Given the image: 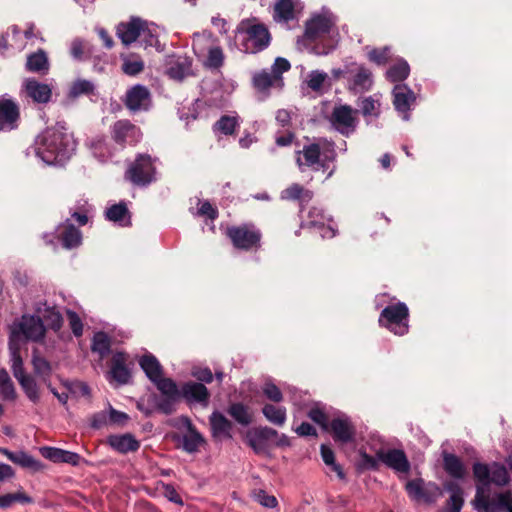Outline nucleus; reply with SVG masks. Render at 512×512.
I'll use <instances>...</instances> for the list:
<instances>
[{
	"label": "nucleus",
	"instance_id": "obj_50",
	"mask_svg": "<svg viewBox=\"0 0 512 512\" xmlns=\"http://www.w3.org/2000/svg\"><path fill=\"white\" fill-rule=\"evenodd\" d=\"M153 383L156 385L157 389L166 397L177 398L180 394L176 383L170 378L163 377V375Z\"/></svg>",
	"mask_w": 512,
	"mask_h": 512
},
{
	"label": "nucleus",
	"instance_id": "obj_47",
	"mask_svg": "<svg viewBox=\"0 0 512 512\" xmlns=\"http://www.w3.org/2000/svg\"><path fill=\"white\" fill-rule=\"evenodd\" d=\"M409 73L408 63L405 60H400L387 70L386 75L391 82H401L409 76Z\"/></svg>",
	"mask_w": 512,
	"mask_h": 512
},
{
	"label": "nucleus",
	"instance_id": "obj_21",
	"mask_svg": "<svg viewBox=\"0 0 512 512\" xmlns=\"http://www.w3.org/2000/svg\"><path fill=\"white\" fill-rule=\"evenodd\" d=\"M23 88L26 95L36 103L45 104L48 103L51 99V87L48 84L39 82L34 78L26 79L23 83Z\"/></svg>",
	"mask_w": 512,
	"mask_h": 512
},
{
	"label": "nucleus",
	"instance_id": "obj_8",
	"mask_svg": "<svg viewBox=\"0 0 512 512\" xmlns=\"http://www.w3.org/2000/svg\"><path fill=\"white\" fill-rule=\"evenodd\" d=\"M125 178L136 186H148L156 180V167L148 154H139L129 165Z\"/></svg>",
	"mask_w": 512,
	"mask_h": 512
},
{
	"label": "nucleus",
	"instance_id": "obj_24",
	"mask_svg": "<svg viewBox=\"0 0 512 512\" xmlns=\"http://www.w3.org/2000/svg\"><path fill=\"white\" fill-rule=\"evenodd\" d=\"M209 421L214 439L223 440L232 438L231 430L233 424L222 413L214 411L210 415Z\"/></svg>",
	"mask_w": 512,
	"mask_h": 512
},
{
	"label": "nucleus",
	"instance_id": "obj_3",
	"mask_svg": "<svg viewBox=\"0 0 512 512\" xmlns=\"http://www.w3.org/2000/svg\"><path fill=\"white\" fill-rule=\"evenodd\" d=\"M237 33L241 37L242 50L246 53L256 54L270 44L271 37L267 27L255 23V19L242 20L237 26Z\"/></svg>",
	"mask_w": 512,
	"mask_h": 512
},
{
	"label": "nucleus",
	"instance_id": "obj_44",
	"mask_svg": "<svg viewBox=\"0 0 512 512\" xmlns=\"http://www.w3.org/2000/svg\"><path fill=\"white\" fill-rule=\"evenodd\" d=\"M228 414L243 426H248L252 422L249 408L242 403L231 404L228 408Z\"/></svg>",
	"mask_w": 512,
	"mask_h": 512
},
{
	"label": "nucleus",
	"instance_id": "obj_45",
	"mask_svg": "<svg viewBox=\"0 0 512 512\" xmlns=\"http://www.w3.org/2000/svg\"><path fill=\"white\" fill-rule=\"evenodd\" d=\"M224 59V52L220 46H209L207 56L203 62V65L208 69H219L220 67H222Z\"/></svg>",
	"mask_w": 512,
	"mask_h": 512
},
{
	"label": "nucleus",
	"instance_id": "obj_6",
	"mask_svg": "<svg viewBox=\"0 0 512 512\" xmlns=\"http://www.w3.org/2000/svg\"><path fill=\"white\" fill-rule=\"evenodd\" d=\"M46 327L40 316L22 315L18 322L11 327L10 342L19 344L21 338L33 342H40L44 339Z\"/></svg>",
	"mask_w": 512,
	"mask_h": 512
},
{
	"label": "nucleus",
	"instance_id": "obj_5",
	"mask_svg": "<svg viewBox=\"0 0 512 512\" xmlns=\"http://www.w3.org/2000/svg\"><path fill=\"white\" fill-rule=\"evenodd\" d=\"M296 154V163L301 171H304L305 167L315 170L318 169L316 166L325 168L327 162H332L336 158L333 144H327V148L321 151L319 143H311L304 145Z\"/></svg>",
	"mask_w": 512,
	"mask_h": 512
},
{
	"label": "nucleus",
	"instance_id": "obj_43",
	"mask_svg": "<svg viewBox=\"0 0 512 512\" xmlns=\"http://www.w3.org/2000/svg\"><path fill=\"white\" fill-rule=\"evenodd\" d=\"M43 324L54 331H59L63 324L62 315L53 307H46L43 311H39Z\"/></svg>",
	"mask_w": 512,
	"mask_h": 512
},
{
	"label": "nucleus",
	"instance_id": "obj_13",
	"mask_svg": "<svg viewBox=\"0 0 512 512\" xmlns=\"http://www.w3.org/2000/svg\"><path fill=\"white\" fill-rule=\"evenodd\" d=\"M116 34L121 42L128 46L140 38L141 35L151 36V30L144 20L132 17L128 22L118 24Z\"/></svg>",
	"mask_w": 512,
	"mask_h": 512
},
{
	"label": "nucleus",
	"instance_id": "obj_56",
	"mask_svg": "<svg viewBox=\"0 0 512 512\" xmlns=\"http://www.w3.org/2000/svg\"><path fill=\"white\" fill-rule=\"evenodd\" d=\"M368 57L370 61L378 65H384L390 59V49L388 47L380 49L375 48L369 52Z\"/></svg>",
	"mask_w": 512,
	"mask_h": 512
},
{
	"label": "nucleus",
	"instance_id": "obj_51",
	"mask_svg": "<svg viewBox=\"0 0 512 512\" xmlns=\"http://www.w3.org/2000/svg\"><path fill=\"white\" fill-rule=\"evenodd\" d=\"M320 450H321V456H322L324 463L326 465L330 466L332 468V470L334 472H336L337 476L340 479H344L345 474L343 472L342 467L335 462V456H334L333 450L325 444L321 445Z\"/></svg>",
	"mask_w": 512,
	"mask_h": 512
},
{
	"label": "nucleus",
	"instance_id": "obj_54",
	"mask_svg": "<svg viewBox=\"0 0 512 512\" xmlns=\"http://www.w3.org/2000/svg\"><path fill=\"white\" fill-rule=\"evenodd\" d=\"M246 440L248 445L254 450L255 453L264 454L267 452V442L260 438V436L257 435L253 430L247 433Z\"/></svg>",
	"mask_w": 512,
	"mask_h": 512
},
{
	"label": "nucleus",
	"instance_id": "obj_22",
	"mask_svg": "<svg viewBox=\"0 0 512 512\" xmlns=\"http://www.w3.org/2000/svg\"><path fill=\"white\" fill-rule=\"evenodd\" d=\"M127 355L124 352H117L111 360L110 371L108 376L111 380L116 381L120 385H125L130 381L131 373L127 368Z\"/></svg>",
	"mask_w": 512,
	"mask_h": 512
},
{
	"label": "nucleus",
	"instance_id": "obj_64",
	"mask_svg": "<svg viewBox=\"0 0 512 512\" xmlns=\"http://www.w3.org/2000/svg\"><path fill=\"white\" fill-rule=\"evenodd\" d=\"M128 419L129 417L126 413L118 411L112 407L109 408V421L112 424L124 426Z\"/></svg>",
	"mask_w": 512,
	"mask_h": 512
},
{
	"label": "nucleus",
	"instance_id": "obj_2",
	"mask_svg": "<svg viewBox=\"0 0 512 512\" xmlns=\"http://www.w3.org/2000/svg\"><path fill=\"white\" fill-rule=\"evenodd\" d=\"M74 150L75 144L63 126L47 128L36 141V155L50 165L63 164Z\"/></svg>",
	"mask_w": 512,
	"mask_h": 512
},
{
	"label": "nucleus",
	"instance_id": "obj_35",
	"mask_svg": "<svg viewBox=\"0 0 512 512\" xmlns=\"http://www.w3.org/2000/svg\"><path fill=\"white\" fill-rule=\"evenodd\" d=\"M313 197V192L305 189L298 183H293L281 192V199L283 200H298L301 205L309 202Z\"/></svg>",
	"mask_w": 512,
	"mask_h": 512
},
{
	"label": "nucleus",
	"instance_id": "obj_61",
	"mask_svg": "<svg viewBox=\"0 0 512 512\" xmlns=\"http://www.w3.org/2000/svg\"><path fill=\"white\" fill-rule=\"evenodd\" d=\"M40 453L44 458L54 463H60V458L63 455V449L45 446L40 448Z\"/></svg>",
	"mask_w": 512,
	"mask_h": 512
},
{
	"label": "nucleus",
	"instance_id": "obj_10",
	"mask_svg": "<svg viewBox=\"0 0 512 512\" xmlns=\"http://www.w3.org/2000/svg\"><path fill=\"white\" fill-rule=\"evenodd\" d=\"M112 140L121 148L136 145L142 137L140 129L127 119L116 121L110 127Z\"/></svg>",
	"mask_w": 512,
	"mask_h": 512
},
{
	"label": "nucleus",
	"instance_id": "obj_42",
	"mask_svg": "<svg viewBox=\"0 0 512 512\" xmlns=\"http://www.w3.org/2000/svg\"><path fill=\"white\" fill-rule=\"evenodd\" d=\"M32 365L34 373L47 382L52 374L51 364L44 357L38 355L36 350L33 352Z\"/></svg>",
	"mask_w": 512,
	"mask_h": 512
},
{
	"label": "nucleus",
	"instance_id": "obj_49",
	"mask_svg": "<svg viewBox=\"0 0 512 512\" xmlns=\"http://www.w3.org/2000/svg\"><path fill=\"white\" fill-rule=\"evenodd\" d=\"M238 121L233 116H222L214 125L213 131L223 135H232L235 131Z\"/></svg>",
	"mask_w": 512,
	"mask_h": 512
},
{
	"label": "nucleus",
	"instance_id": "obj_57",
	"mask_svg": "<svg viewBox=\"0 0 512 512\" xmlns=\"http://www.w3.org/2000/svg\"><path fill=\"white\" fill-rule=\"evenodd\" d=\"M379 106L380 104L375 101L371 96L366 97L361 102V112L366 116H375L379 115Z\"/></svg>",
	"mask_w": 512,
	"mask_h": 512
},
{
	"label": "nucleus",
	"instance_id": "obj_15",
	"mask_svg": "<svg viewBox=\"0 0 512 512\" xmlns=\"http://www.w3.org/2000/svg\"><path fill=\"white\" fill-rule=\"evenodd\" d=\"M19 119L20 109L17 102L7 95L0 96V132L16 129Z\"/></svg>",
	"mask_w": 512,
	"mask_h": 512
},
{
	"label": "nucleus",
	"instance_id": "obj_4",
	"mask_svg": "<svg viewBox=\"0 0 512 512\" xmlns=\"http://www.w3.org/2000/svg\"><path fill=\"white\" fill-rule=\"evenodd\" d=\"M225 234L238 250L256 251L261 247L262 232L253 223L229 226Z\"/></svg>",
	"mask_w": 512,
	"mask_h": 512
},
{
	"label": "nucleus",
	"instance_id": "obj_55",
	"mask_svg": "<svg viewBox=\"0 0 512 512\" xmlns=\"http://www.w3.org/2000/svg\"><path fill=\"white\" fill-rule=\"evenodd\" d=\"M15 502L30 503L31 498L23 493L5 494L0 496V508H8Z\"/></svg>",
	"mask_w": 512,
	"mask_h": 512
},
{
	"label": "nucleus",
	"instance_id": "obj_9",
	"mask_svg": "<svg viewBox=\"0 0 512 512\" xmlns=\"http://www.w3.org/2000/svg\"><path fill=\"white\" fill-rule=\"evenodd\" d=\"M358 110L350 105H337L333 108L329 121L332 127L344 136L352 134L358 125Z\"/></svg>",
	"mask_w": 512,
	"mask_h": 512
},
{
	"label": "nucleus",
	"instance_id": "obj_23",
	"mask_svg": "<svg viewBox=\"0 0 512 512\" xmlns=\"http://www.w3.org/2000/svg\"><path fill=\"white\" fill-rule=\"evenodd\" d=\"M308 218L307 226L321 229L323 238H333L336 235V231L328 225L331 218L322 209L313 207L308 213Z\"/></svg>",
	"mask_w": 512,
	"mask_h": 512
},
{
	"label": "nucleus",
	"instance_id": "obj_17",
	"mask_svg": "<svg viewBox=\"0 0 512 512\" xmlns=\"http://www.w3.org/2000/svg\"><path fill=\"white\" fill-rule=\"evenodd\" d=\"M252 84L259 93L267 96L272 88L282 89L284 81L283 77L275 76L270 70L263 69L254 73Z\"/></svg>",
	"mask_w": 512,
	"mask_h": 512
},
{
	"label": "nucleus",
	"instance_id": "obj_41",
	"mask_svg": "<svg viewBox=\"0 0 512 512\" xmlns=\"http://www.w3.org/2000/svg\"><path fill=\"white\" fill-rule=\"evenodd\" d=\"M9 350H10V362H11V370L13 376L19 380L23 378L27 374L24 372L23 360L20 355V344H15L9 341Z\"/></svg>",
	"mask_w": 512,
	"mask_h": 512
},
{
	"label": "nucleus",
	"instance_id": "obj_32",
	"mask_svg": "<svg viewBox=\"0 0 512 512\" xmlns=\"http://www.w3.org/2000/svg\"><path fill=\"white\" fill-rule=\"evenodd\" d=\"M105 216L109 221L119 223L120 226L127 227L131 225V215L124 202L109 207L105 211Z\"/></svg>",
	"mask_w": 512,
	"mask_h": 512
},
{
	"label": "nucleus",
	"instance_id": "obj_28",
	"mask_svg": "<svg viewBox=\"0 0 512 512\" xmlns=\"http://www.w3.org/2000/svg\"><path fill=\"white\" fill-rule=\"evenodd\" d=\"M109 445L119 453L135 452L139 449L140 443L132 434L111 435L108 437Z\"/></svg>",
	"mask_w": 512,
	"mask_h": 512
},
{
	"label": "nucleus",
	"instance_id": "obj_36",
	"mask_svg": "<svg viewBox=\"0 0 512 512\" xmlns=\"http://www.w3.org/2000/svg\"><path fill=\"white\" fill-rule=\"evenodd\" d=\"M273 18L276 22H289L295 18L293 0H277L274 5Z\"/></svg>",
	"mask_w": 512,
	"mask_h": 512
},
{
	"label": "nucleus",
	"instance_id": "obj_18",
	"mask_svg": "<svg viewBox=\"0 0 512 512\" xmlns=\"http://www.w3.org/2000/svg\"><path fill=\"white\" fill-rule=\"evenodd\" d=\"M354 72L349 74V89L355 93H361L370 90L373 84L372 73L363 65L352 63Z\"/></svg>",
	"mask_w": 512,
	"mask_h": 512
},
{
	"label": "nucleus",
	"instance_id": "obj_60",
	"mask_svg": "<svg viewBox=\"0 0 512 512\" xmlns=\"http://www.w3.org/2000/svg\"><path fill=\"white\" fill-rule=\"evenodd\" d=\"M309 418L323 430H328L329 422L326 414L319 408H313L308 413Z\"/></svg>",
	"mask_w": 512,
	"mask_h": 512
},
{
	"label": "nucleus",
	"instance_id": "obj_34",
	"mask_svg": "<svg viewBox=\"0 0 512 512\" xmlns=\"http://www.w3.org/2000/svg\"><path fill=\"white\" fill-rule=\"evenodd\" d=\"M26 69L34 73H46L49 70V61L44 50L39 49L27 57Z\"/></svg>",
	"mask_w": 512,
	"mask_h": 512
},
{
	"label": "nucleus",
	"instance_id": "obj_58",
	"mask_svg": "<svg viewBox=\"0 0 512 512\" xmlns=\"http://www.w3.org/2000/svg\"><path fill=\"white\" fill-rule=\"evenodd\" d=\"M263 394L270 400L279 403L283 400L281 390L272 382H266L262 388Z\"/></svg>",
	"mask_w": 512,
	"mask_h": 512
},
{
	"label": "nucleus",
	"instance_id": "obj_1",
	"mask_svg": "<svg viewBox=\"0 0 512 512\" xmlns=\"http://www.w3.org/2000/svg\"><path fill=\"white\" fill-rule=\"evenodd\" d=\"M475 496L472 505L478 512H512V492L493 491L492 486L502 488L510 483L507 468L500 462L473 464Z\"/></svg>",
	"mask_w": 512,
	"mask_h": 512
},
{
	"label": "nucleus",
	"instance_id": "obj_27",
	"mask_svg": "<svg viewBox=\"0 0 512 512\" xmlns=\"http://www.w3.org/2000/svg\"><path fill=\"white\" fill-rule=\"evenodd\" d=\"M58 238L66 249L78 247L82 242V234L69 220H66L58 228Z\"/></svg>",
	"mask_w": 512,
	"mask_h": 512
},
{
	"label": "nucleus",
	"instance_id": "obj_63",
	"mask_svg": "<svg viewBox=\"0 0 512 512\" xmlns=\"http://www.w3.org/2000/svg\"><path fill=\"white\" fill-rule=\"evenodd\" d=\"M0 397L5 401H15L17 393L13 382L0 385Z\"/></svg>",
	"mask_w": 512,
	"mask_h": 512
},
{
	"label": "nucleus",
	"instance_id": "obj_26",
	"mask_svg": "<svg viewBox=\"0 0 512 512\" xmlns=\"http://www.w3.org/2000/svg\"><path fill=\"white\" fill-rule=\"evenodd\" d=\"M450 497L446 502L442 512H460L464 505V491L455 481H446L443 485Z\"/></svg>",
	"mask_w": 512,
	"mask_h": 512
},
{
	"label": "nucleus",
	"instance_id": "obj_62",
	"mask_svg": "<svg viewBox=\"0 0 512 512\" xmlns=\"http://www.w3.org/2000/svg\"><path fill=\"white\" fill-rule=\"evenodd\" d=\"M291 68V65L289 63V61L285 58H282V57H277L273 63V65L271 66V69L270 71L275 75V76H279V77H282V74L284 72H287L289 71Z\"/></svg>",
	"mask_w": 512,
	"mask_h": 512
},
{
	"label": "nucleus",
	"instance_id": "obj_7",
	"mask_svg": "<svg viewBox=\"0 0 512 512\" xmlns=\"http://www.w3.org/2000/svg\"><path fill=\"white\" fill-rule=\"evenodd\" d=\"M378 322L395 335L403 336L409 330V309L404 302L388 305L381 311Z\"/></svg>",
	"mask_w": 512,
	"mask_h": 512
},
{
	"label": "nucleus",
	"instance_id": "obj_59",
	"mask_svg": "<svg viewBox=\"0 0 512 512\" xmlns=\"http://www.w3.org/2000/svg\"><path fill=\"white\" fill-rule=\"evenodd\" d=\"M67 317L69 321V326L76 337H79L83 334V323L78 316V314L74 311L68 310Z\"/></svg>",
	"mask_w": 512,
	"mask_h": 512
},
{
	"label": "nucleus",
	"instance_id": "obj_33",
	"mask_svg": "<svg viewBox=\"0 0 512 512\" xmlns=\"http://www.w3.org/2000/svg\"><path fill=\"white\" fill-rule=\"evenodd\" d=\"M139 365L152 383L163 375L160 362L152 354L142 356Z\"/></svg>",
	"mask_w": 512,
	"mask_h": 512
},
{
	"label": "nucleus",
	"instance_id": "obj_12",
	"mask_svg": "<svg viewBox=\"0 0 512 512\" xmlns=\"http://www.w3.org/2000/svg\"><path fill=\"white\" fill-rule=\"evenodd\" d=\"M327 431L337 443L348 444L356 439V426L351 418L344 414L334 417L329 422Z\"/></svg>",
	"mask_w": 512,
	"mask_h": 512
},
{
	"label": "nucleus",
	"instance_id": "obj_48",
	"mask_svg": "<svg viewBox=\"0 0 512 512\" xmlns=\"http://www.w3.org/2000/svg\"><path fill=\"white\" fill-rule=\"evenodd\" d=\"M122 60V71L126 75L135 76L144 70V62L139 56H126Z\"/></svg>",
	"mask_w": 512,
	"mask_h": 512
},
{
	"label": "nucleus",
	"instance_id": "obj_37",
	"mask_svg": "<svg viewBox=\"0 0 512 512\" xmlns=\"http://www.w3.org/2000/svg\"><path fill=\"white\" fill-rule=\"evenodd\" d=\"M71 57L76 61H84L93 53V47L84 39L74 38L69 49Z\"/></svg>",
	"mask_w": 512,
	"mask_h": 512
},
{
	"label": "nucleus",
	"instance_id": "obj_46",
	"mask_svg": "<svg viewBox=\"0 0 512 512\" xmlns=\"http://www.w3.org/2000/svg\"><path fill=\"white\" fill-rule=\"evenodd\" d=\"M17 381L19 382L27 398L33 403H38L40 400V394L35 379L30 375H26Z\"/></svg>",
	"mask_w": 512,
	"mask_h": 512
},
{
	"label": "nucleus",
	"instance_id": "obj_16",
	"mask_svg": "<svg viewBox=\"0 0 512 512\" xmlns=\"http://www.w3.org/2000/svg\"><path fill=\"white\" fill-rule=\"evenodd\" d=\"M416 95L407 85L398 84L393 89V104L395 109L402 114L404 120H409V111L415 104Z\"/></svg>",
	"mask_w": 512,
	"mask_h": 512
},
{
	"label": "nucleus",
	"instance_id": "obj_30",
	"mask_svg": "<svg viewBox=\"0 0 512 512\" xmlns=\"http://www.w3.org/2000/svg\"><path fill=\"white\" fill-rule=\"evenodd\" d=\"M187 433L183 435V449L188 453H195L205 443L203 436L195 429L190 419L185 418Z\"/></svg>",
	"mask_w": 512,
	"mask_h": 512
},
{
	"label": "nucleus",
	"instance_id": "obj_39",
	"mask_svg": "<svg viewBox=\"0 0 512 512\" xmlns=\"http://www.w3.org/2000/svg\"><path fill=\"white\" fill-rule=\"evenodd\" d=\"M111 349V337L105 332H97L94 334L91 344V350L97 353L100 359L105 358Z\"/></svg>",
	"mask_w": 512,
	"mask_h": 512
},
{
	"label": "nucleus",
	"instance_id": "obj_19",
	"mask_svg": "<svg viewBox=\"0 0 512 512\" xmlns=\"http://www.w3.org/2000/svg\"><path fill=\"white\" fill-rule=\"evenodd\" d=\"M333 24L330 17L316 15L306 22L304 37L308 41H315L329 33Z\"/></svg>",
	"mask_w": 512,
	"mask_h": 512
},
{
	"label": "nucleus",
	"instance_id": "obj_11",
	"mask_svg": "<svg viewBox=\"0 0 512 512\" xmlns=\"http://www.w3.org/2000/svg\"><path fill=\"white\" fill-rule=\"evenodd\" d=\"M405 488L408 495L418 502L433 503L442 496V490L437 484L432 482L425 484L422 479L408 481Z\"/></svg>",
	"mask_w": 512,
	"mask_h": 512
},
{
	"label": "nucleus",
	"instance_id": "obj_31",
	"mask_svg": "<svg viewBox=\"0 0 512 512\" xmlns=\"http://www.w3.org/2000/svg\"><path fill=\"white\" fill-rule=\"evenodd\" d=\"M191 69V61L187 57H176L170 60L167 75L175 80H183Z\"/></svg>",
	"mask_w": 512,
	"mask_h": 512
},
{
	"label": "nucleus",
	"instance_id": "obj_38",
	"mask_svg": "<svg viewBox=\"0 0 512 512\" xmlns=\"http://www.w3.org/2000/svg\"><path fill=\"white\" fill-rule=\"evenodd\" d=\"M265 418L276 426H283L287 419V411L285 407L275 406L273 404H265L262 408Z\"/></svg>",
	"mask_w": 512,
	"mask_h": 512
},
{
	"label": "nucleus",
	"instance_id": "obj_25",
	"mask_svg": "<svg viewBox=\"0 0 512 512\" xmlns=\"http://www.w3.org/2000/svg\"><path fill=\"white\" fill-rule=\"evenodd\" d=\"M379 459L388 467L402 473L410 470L409 461L402 450L392 449L387 452H379Z\"/></svg>",
	"mask_w": 512,
	"mask_h": 512
},
{
	"label": "nucleus",
	"instance_id": "obj_29",
	"mask_svg": "<svg viewBox=\"0 0 512 512\" xmlns=\"http://www.w3.org/2000/svg\"><path fill=\"white\" fill-rule=\"evenodd\" d=\"M443 468L445 472L454 479H464L467 469L462 460L455 454L443 452Z\"/></svg>",
	"mask_w": 512,
	"mask_h": 512
},
{
	"label": "nucleus",
	"instance_id": "obj_53",
	"mask_svg": "<svg viewBox=\"0 0 512 512\" xmlns=\"http://www.w3.org/2000/svg\"><path fill=\"white\" fill-rule=\"evenodd\" d=\"M327 78V73L319 70H313L308 74L306 84L311 90L319 91Z\"/></svg>",
	"mask_w": 512,
	"mask_h": 512
},
{
	"label": "nucleus",
	"instance_id": "obj_52",
	"mask_svg": "<svg viewBox=\"0 0 512 512\" xmlns=\"http://www.w3.org/2000/svg\"><path fill=\"white\" fill-rule=\"evenodd\" d=\"M94 84L85 79L77 80L73 83L71 89H70V95L72 97H78L80 95H89L94 92Z\"/></svg>",
	"mask_w": 512,
	"mask_h": 512
},
{
	"label": "nucleus",
	"instance_id": "obj_40",
	"mask_svg": "<svg viewBox=\"0 0 512 512\" xmlns=\"http://www.w3.org/2000/svg\"><path fill=\"white\" fill-rule=\"evenodd\" d=\"M13 463L32 472H40L45 467L42 462L24 451L15 452Z\"/></svg>",
	"mask_w": 512,
	"mask_h": 512
},
{
	"label": "nucleus",
	"instance_id": "obj_14",
	"mask_svg": "<svg viewBox=\"0 0 512 512\" xmlns=\"http://www.w3.org/2000/svg\"><path fill=\"white\" fill-rule=\"evenodd\" d=\"M124 104L131 112L147 111L152 104L151 92L144 85H134L127 90Z\"/></svg>",
	"mask_w": 512,
	"mask_h": 512
},
{
	"label": "nucleus",
	"instance_id": "obj_20",
	"mask_svg": "<svg viewBox=\"0 0 512 512\" xmlns=\"http://www.w3.org/2000/svg\"><path fill=\"white\" fill-rule=\"evenodd\" d=\"M180 394L188 403H199L204 407L208 406L210 393L203 383L187 382L181 387Z\"/></svg>",
	"mask_w": 512,
	"mask_h": 512
}]
</instances>
